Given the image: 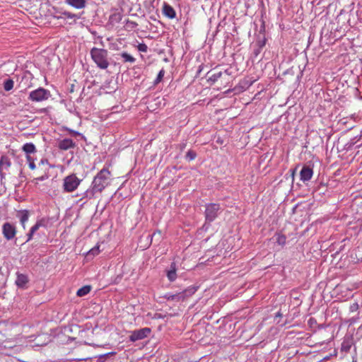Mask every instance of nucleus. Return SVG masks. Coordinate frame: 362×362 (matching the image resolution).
<instances>
[{"instance_id": "obj_28", "label": "nucleus", "mask_w": 362, "mask_h": 362, "mask_svg": "<svg viewBox=\"0 0 362 362\" xmlns=\"http://www.w3.org/2000/svg\"><path fill=\"white\" fill-rule=\"evenodd\" d=\"M358 309V305L357 303L351 304L349 307V310L351 313L356 312Z\"/></svg>"}, {"instance_id": "obj_15", "label": "nucleus", "mask_w": 362, "mask_h": 362, "mask_svg": "<svg viewBox=\"0 0 362 362\" xmlns=\"http://www.w3.org/2000/svg\"><path fill=\"white\" fill-rule=\"evenodd\" d=\"M167 276L170 281H173L177 278L175 264L172 263L170 269L167 272Z\"/></svg>"}, {"instance_id": "obj_10", "label": "nucleus", "mask_w": 362, "mask_h": 362, "mask_svg": "<svg viewBox=\"0 0 362 362\" xmlns=\"http://www.w3.org/2000/svg\"><path fill=\"white\" fill-rule=\"evenodd\" d=\"M75 146V144L74 141L70 139H64L63 140L60 141L58 144V147L61 150L66 151L70 148H73Z\"/></svg>"}, {"instance_id": "obj_26", "label": "nucleus", "mask_w": 362, "mask_h": 362, "mask_svg": "<svg viewBox=\"0 0 362 362\" xmlns=\"http://www.w3.org/2000/svg\"><path fill=\"white\" fill-rule=\"evenodd\" d=\"M42 226L40 222L36 223L30 229L31 233H35Z\"/></svg>"}, {"instance_id": "obj_9", "label": "nucleus", "mask_w": 362, "mask_h": 362, "mask_svg": "<svg viewBox=\"0 0 362 362\" xmlns=\"http://www.w3.org/2000/svg\"><path fill=\"white\" fill-rule=\"evenodd\" d=\"M313 175V169L308 166H303L300 172V179L303 182L309 181Z\"/></svg>"}, {"instance_id": "obj_21", "label": "nucleus", "mask_w": 362, "mask_h": 362, "mask_svg": "<svg viewBox=\"0 0 362 362\" xmlns=\"http://www.w3.org/2000/svg\"><path fill=\"white\" fill-rule=\"evenodd\" d=\"M28 220V214L27 211L23 212L20 218V221L23 227H25V223Z\"/></svg>"}, {"instance_id": "obj_35", "label": "nucleus", "mask_w": 362, "mask_h": 362, "mask_svg": "<svg viewBox=\"0 0 362 362\" xmlns=\"http://www.w3.org/2000/svg\"><path fill=\"white\" fill-rule=\"evenodd\" d=\"M57 18L59 19V18H62V16H56Z\"/></svg>"}, {"instance_id": "obj_20", "label": "nucleus", "mask_w": 362, "mask_h": 362, "mask_svg": "<svg viewBox=\"0 0 362 362\" xmlns=\"http://www.w3.org/2000/svg\"><path fill=\"white\" fill-rule=\"evenodd\" d=\"M221 75L222 73L221 71L215 72L209 77V79L213 82H215L221 76Z\"/></svg>"}, {"instance_id": "obj_23", "label": "nucleus", "mask_w": 362, "mask_h": 362, "mask_svg": "<svg viewBox=\"0 0 362 362\" xmlns=\"http://www.w3.org/2000/svg\"><path fill=\"white\" fill-rule=\"evenodd\" d=\"M62 15L63 16H64L65 18H69V19H73L74 18L76 17V15L74 14V13H71L69 11H64L62 13Z\"/></svg>"}, {"instance_id": "obj_12", "label": "nucleus", "mask_w": 362, "mask_h": 362, "mask_svg": "<svg viewBox=\"0 0 362 362\" xmlns=\"http://www.w3.org/2000/svg\"><path fill=\"white\" fill-rule=\"evenodd\" d=\"M11 166V162L8 157L1 156L0 159V173L2 175L4 171L8 170Z\"/></svg>"}, {"instance_id": "obj_6", "label": "nucleus", "mask_w": 362, "mask_h": 362, "mask_svg": "<svg viewBox=\"0 0 362 362\" xmlns=\"http://www.w3.org/2000/svg\"><path fill=\"white\" fill-rule=\"evenodd\" d=\"M221 211V206L218 204L211 203L206 206L205 217L208 222L214 221Z\"/></svg>"}, {"instance_id": "obj_4", "label": "nucleus", "mask_w": 362, "mask_h": 362, "mask_svg": "<svg viewBox=\"0 0 362 362\" xmlns=\"http://www.w3.org/2000/svg\"><path fill=\"white\" fill-rule=\"evenodd\" d=\"M81 180L78 178L75 175H70L64 177L63 182L64 190L66 192L74 191L80 185Z\"/></svg>"}, {"instance_id": "obj_33", "label": "nucleus", "mask_w": 362, "mask_h": 362, "mask_svg": "<svg viewBox=\"0 0 362 362\" xmlns=\"http://www.w3.org/2000/svg\"><path fill=\"white\" fill-rule=\"evenodd\" d=\"M34 233H31V231H30V233H28V240L27 241H29L30 240H31L33 235Z\"/></svg>"}, {"instance_id": "obj_2", "label": "nucleus", "mask_w": 362, "mask_h": 362, "mask_svg": "<svg viewBox=\"0 0 362 362\" xmlns=\"http://www.w3.org/2000/svg\"><path fill=\"white\" fill-rule=\"evenodd\" d=\"M90 55L92 59L99 68L102 69H105L108 67V54L107 51L106 49L93 47L90 50Z\"/></svg>"}, {"instance_id": "obj_34", "label": "nucleus", "mask_w": 362, "mask_h": 362, "mask_svg": "<svg viewBox=\"0 0 362 362\" xmlns=\"http://www.w3.org/2000/svg\"><path fill=\"white\" fill-rule=\"evenodd\" d=\"M45 179V177L44 176H42L40 177H38V178H36L35 180H43Z\"/></svg>"}, {"instance_id": "obj_22", "label": "nucleus", "mask_w": 362, "mask_h": 362, "mask_svg": "<svg viewBox=\"0 0 362 362\" xmlns=\"http://www.w3.org/2000/svg\"><path fill=\"white\" fill-rule=\"evenodd\" d=\"M99 246L97 245L95 247H94L93 248H92L91 250H90L88 252V256H90V255H93V256H95V255H97L99 254Z\"/></svg>"}, {"instance_id": "obj_14", "label": "nucleus", "mask_w": 362, "mask_h": 362, "mask_svg": "<svg viewBox=\"0 0 362 362\" xmlns=\"http://www.w3.org/2000/svg\"><path fill=\"white\" fill-rule=\"evenodd\" d=\"M28 281V279L27 276L22 274H18L17 278L16 280V284L19 287L24 286L27 282Z\"/></svg>"}, {"instance_id": "obj_29", "label": "nucleus", "mask_w": 362, "mask_h": 362, "mask_svg": "<svg viewBox=\"0 0 362 362\" xmlns=\"http://www.w3.org/2000/svg\"><path fill=\"white\" fill-rule=\"evenodd\" d=\"M286 242V238L285 236L284 235H279L277 238V243L279 244V245H284Z\"/></svg>"}, {"instance_id": "obj_18", "label": "nucleus", "mask_w": 362, "mask_h": 362, "mask_svg": "<svg viewBox=\"0 0 362 362\" xmlns=\"http://www.w3.org/2000/svg\"><path fill=\"white\" fill-rule=\"evenodd\" d=\"M14 82L12 79L8 78L4 82V88L6 91L11 90L13 88Z\"/></svg>"}, {"instance_id": "obj_27", "label": "nucleus", "mask_w": 362, "mask_h": 362, "mask_svg": "<svg viewBox=\"0 0 362 362\" xmlns=\"http://www.w3.org/2000/svg\"><path fill=\"white\" fill-rule=\"evenodd\" d=\"M67 131L69 132V134L74 136H81L82 138H83V136L79 133L78 132H76V131H74V130H72V129H67Z\"/></svg>"}, {"instance_id": "obj_30", "label": "nucleus", "mask_w": 362, "mask_h": 362, "mask_svg": "<svg viewBox=\"0 0 362 362\" xmlns=\"http://www.w3.org/2000/svg\"><path fill=\"white\" fill-rule=\"evenodd\" d=\"M138 48L139 51L143 52H146L147 51V46L145 44H139Z\"/></svg>"}, {"instance_id": "obj_32", "label": "nucleus", "mask_w": 362, "mask_h": 362, "mask_svg": "<svg viewBox=\"0 0 362 362\" xmlns=\"http://www.w3.org/2000/svg\"><path fill=\"white\" fill-rule=\"evenodd\" d=\"M29 167L32 170L35 169V165L34 162H30Z\"/></svg>"}, {"instance_id": "obj_3", "label": "nucleus", "mask_w": 362, "mask_h": 362, "mask_svg": "<svg viewBox=\"0 0 362 362\" xmlns=\"http://www.w3.org/2000/svg\"><path fill=\"white\" fill-rule=\"evenodd\" d=\"M195 291L196 288L192 287L187 288L182 292L177 293L175 294L168 293L164 296V298L168 300L179 302L180 300H184L186 298L189 296H191L195 293Z\"/></svg>"}, {"instance_id": "obj_13", "label": "nucleus", "mask_w": 362, "mask_h": 362, "mask_svg": "<svg viewBox=\"0 0 362 362\" xmlns=\"http://www.w3.org/2000/svg\"><path fill=\"white\" fill-rule=\"evenodd\" d=\"M163 12L164 13V15L167 17H168L169 18H174L175 17V10L173 9V8L167 4H165L164 6H163Z\"/></svg>"}, {"instance_id": "obj_1", "label": "nucleus", "mask_w": 362, "mask_h": 362, "mask_svg": "<svg viewBox=\"0 0 362 362\" xmlns=\"http://www.w3.org/2000/svg\"><path fill=\"white\" fill-rule=\"evenodd\" d=\"M111 173L107 168H103L94 177L90 188L84 192L83 197L93 199L95 194L101 192L109 184Z\"/></svg>"}, {"instance_id": "obj_31", "label": "nucleus", "mask_w": 362, "mask_h": 362, "mask_svg": "<svg viewBox=\"0 0 362 362\" xmlns=\"http://www.w3.org/2000/svg\"><path fill=\"white\" fill-rule=\"evenodd\" d=\"M196 154L194 152L189 151L187 154V158L192 160L195 158Z\"/></svg>"}, {"instance_id": "obj_8", "label": "nucleus", "mask_w": 362, "mask_h": 362, "mask_svg": "<svg viewBox=\"0 0 362 362\" xmlns=\"http://www.w3.org/2000/svg\"><path fill=\"white\" fill-rule=\"evenodd\" d=\"M3 235L8 240L13 239L16 233V228L10 223H6L2 228Z\"/></svg>"}, {"instance_id": "obj_5", "label": "nucleus", "mask_w": 362, "mask_h": 362, "mask_svg": "<svg viewBox=\"0 0 362 362\" xmlns=\"http://www.w3.org/2000/svg\"><path fill=\"white\" fill-rule=\"evenodd\" d=\"M50 95V92L48 90L39 88L30 93L29 99L33 102H41L47 100Z\"/></svg>"}, {"instance_id": "obj_7", "label": "nucleus", "mask_w": 362, "mask_h": 362, "mask_svg": "<svg viewBox=\"0 0 362 362\" xmlns=\"http://www.w3.org/2000/svg\"><path fill=\"white\" fill-rule=\"evenodd\" d=\"M151 333V329L148 327L134 330L131 332L129 340L134 342L146 338Z\"/></svg>"}, {"instance_id": "obj_19", "label": "nucleus", "mask_w": 362, "mask_h": 362, "mask_svg": "<svg viewBox=\"0 0 362 362\" xmlns=\"http://www.w3.org/2000/svg\"><path fill=\"white\" fill-rule=\"evenodd\" d=\"M122 57L124 59V62L133 63L135 61V59L132 56L126 52L122 54Z\"/></svg>"}, {"instance_id": "obj_17", "label": "nucleus", "mask_w": 362, "mask_h": 362, "mask_svg": "<svg viewBox=\"0 0 362 362\" xmlns=\"http://www.w3.org/2000/svg\"><path fill=\"white\" fill-rule=\"evenodd\" d=\"M23 150L27 153H32L35 151V146L32 143H27L23 145Z\"/></svg>"}, {"instance_id": "obj_24", "label": "nucleus", "mask_w": 362, "mask_h": 362, "mask_svg": "<svg viewBox=\"0 0 362 362\" xmlns=\"http://www.w3.org/2000/svg\"><path fill=\"white\" fill-rule=\"evenodd\" d=\"M351 348V345L349 341H344L341 344V350L344 351H349Z\"/></svg>"}, {"instance_id": "obj_25", "label": "nucleus", "mask_w": 362, "mask_h": 362, "mask_svg": "<svg viewBox=\"0 0 362 362\" xmlns=\"http://www.w3.org/2000/svg\"><path fill=\"white\" fill-rule=\"evenodd\" d=\"M163 76H164V71L160 70L157 76L156 81H155V83H159L162 80Z\"/></svg>"}, {"instance_id": "obj_11", "label": "nucleus", "mask_w": 362, "mask_h": 362, "mask_svg": "<svg viewBox=\"0 0 362 362\" xmlns=\"http://www.w3.org/2000/svg\"><path fill=\"white\" fill-rule=\"evenodd\" d=\"M65 3L76 9H81L86 7V0H65Z\"/></svg>"}, {"instance_id": "obj_16", "label": "nucleus", "mask_w": 362, "mask_h": 362, "mask_svg": "<svg viewBox=\"0 0 362 362\" xmlns=\"http://www.w3.org/2000/svg\"><path fill=\"white\" fill-rule=\"evenodd\" d=\"M90 290L91 287L90 286H84L77 291L76 294L78 296H84L87 295Z\"/></svg>"}]
</instances>
